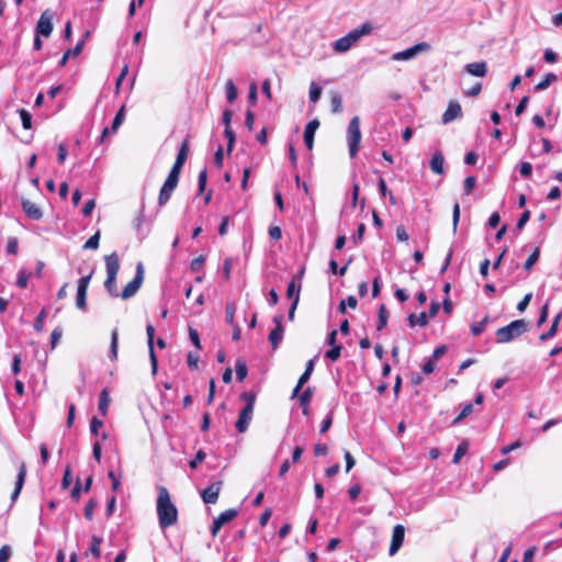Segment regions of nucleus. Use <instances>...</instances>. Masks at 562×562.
<instances>
[{
	"instance_id": "18",
	"label": "nucleus",
	"mask_w": 562,
	"mask_h": 562,
	"mask_svg": "<svg viewBox=\"0 0 562 562\" xmlns=\"http://www.w3.org/2000/svg\"><path fill=\"white\" fill-rule=\"evenodd\" d=\"M319 126V121L317 119H314L307 123L304 130V143L308 149L313 148L314 144V135L316 130Z\"/></svg>"
},
{
	"instance_id": "12",
	"label": "nucleus",
	"mask_w": 562,
	"mask_h": 562,
	"mask_svg": "<svg viewBox=\"0 0 562 562\" xmlns=\"http://www.w3.org/2000/svg\"><path fill=\"white\" fill-rule=\"evenodd\" d=\"M254 408L250 405H245V407L239 412L238 419L235 424V427L238 432H245L252 419Z\"/></svg>"
},
{
	"instance_id": "41",
	"label": "nucleus",
	"mask_w": 562,
	"mask_h": 562,
	"mask_svg": "<svg viewBox=\"0 0 562 562\" xmlns=\"http://www.w3.org/2000/svg\"><path fill=\"white\" fill-rule=\"evenodd\" d=\"M99 240H100V232H97L94 235H92L83 245L85 249H92L95 250L99 247Z\"/></svg>"
},
{
	"instance_id": "60",
	"label": "nucleus",
	"mask_w": 562,
	"mask_h": 562,
	"mask_svg": "<svg viewBox=\"0 0 562 562\" xmlns=\"http://www.w3.org/2000/svg\"><path fill=\"white\" fill-rule=\"evenodd\" d=\"M11 547L8 544H4L0 549V562H8V560L11 557Z\"/></svg>"
},
{
	"instance_id": "24",
	"label": "nucleus",
	"mask_w": 562,
	"mask_h": 562,
	"mask_svg": "<svg viewBox=\"0 0 562 562\" xmlns=\"http://www.w3.org/2000/svg\"><path fill=\"white\" fill-rule=\"evenodd\" d=\"M557 79L558 77L555 74L548 72L544 78L535 86V91H543L548 89Z\"/></svg>"
},
{
	"instance_id": "54",
	"label": "nucleus",
	"mask_w": 562,
	"mask_h": 562,
	"mask_svg": "<svg viewBox=\"0 0 562 562\" xmlns=\"http://www.w3.org/2000/svg\"><path fill=\"white\" fill-rule=\"evenodd\" d=\"M97 507V503L93 499H90L85 507V517L89 520L92 519L94 509Z\"/></svg>"
},
{
	"instance_id": "57",
	"label": "nucleus",
	"mask_w": 562,
	"mask_h": 562,
	"mask_svg": "<svg viewBox=\"0 0 562 562\" xmlns=\"http://www.w3.org/2000/svg\"><path fill=\"white\" fill-rule=\"evenodd\" d=\"M225 137L227 139V150L231 151L235 143V133L232 127L225 128Z\"/></svg>"
},
{
	"instance_id": "46",
	"label": "nucleus",
	"mask_w": 562,
	"mask_h": 562,
	"mask_svg": "<svg viewBox=\"0 0 562 562\" xmlns=\"http://www.w3.org/2000/svg\"><path fill=\"white\" fill-rule=\"evenodd\" d=\"M206 454L203 450H199L195 457L189 462V465L192 470L196 469L200 463H202L205 459Z\"/></svg>"
},
{
	"instance_id": "63",
	"label": "nucleus",
	"mask_w": 562,
	"mask_h": 562,
	"mask_svg": "<svg viewBox=\"0 0 562 562\" xmlns=\"http://www.w3.org/2000/svg\"><path fill=\"white\" fill-rule=\"evenodd\" d=\"M179 179L175 178L173 176H168L165 180V183L162 187H165L168 190L173 191L178 184Z\"/></svg>"
},
{
	"instance_id": "13",
	"label": "nucleus",
	"mask_w": 562,
	"mask_h": 562,
	"mask_svg": "<svg viewBox=\"0 0 562 562\" xmlns=\"http://www.w3.org/2000/svg\"><path fill=\"white\" fill-rule=\"evenodd\" d=\"M146 334H147V344H148V351H149V359L151 364V372L155 374L157 372V357L154 350V335H155V328L151 324H148L146 326Z\"/></svg>"
},
{
	"instance_id": "23",
	"label": "nucleus",
	"mask_w": 562,
	"mask_h": 562,
	"mask_svg": "<svg viewBox=\"0 0 562 562\" xmlns=\"http://www.w3.org/2000/svg\"><path fill=\"white\" fill-rule=\"evenodd\" d=\"M408 324L411 327H425L428 324V316L425 312H422L418 316H416L415 314H411L408 316Z\"/></svg>"
},
{
	"instance_id": "9",
	"label": "nucleus",
	"mask_w": 562,
	"mask_h": 562,
	"mask_svg": "<svg viewBox=\"0 0 562 562\" xmlns=\"http://www.w3.org/2000/svg\"><path fill=\"white\" fill-rule=\"evenodd\" d=\"M53 15L48 11H44L36 25V34L48 37L53 32Z\"/></svg>"
},
{
	"instance_id": "17",
	"label": "nucleus",
	"mask_w": 562,
	"mask_h": 562,
	"mask_svg": "<svg viewBox=\"0 0 562 562\" xmlns=\"http://www.w3.org/2000/svg\"><path fill=\"white\" fill-rule=\"evenodd\" d=\"M276 328L269 334V341L273 350H276L283 338V327L281 325V316L274 317Z\"/></svg>"
},
{
	"instance_id": "20",
	"label": "nucleus",
	"mask_w": 562,
	"mask_h": 562,
	"mask_svg": "<svg viewBox=\"0 0 562 562\" xmlns=\"http://www.w3.org/2000/svg\"><path fill=\"white\" fill-rule=\"evenodd\" d=\"M25 477H26V467L24 463H21L20 464V468H19V472H18V476H16V481H15V486H14V490L11 494V499L12 502H15L21 493V490L24 485V482H25Z\"/></svg>"
},
{
	"instance_id": "11",
	"label": "nucleus",
	"mask_w": 562,
	"mask_h": 562,
	"mask_svg": "<svg viewBox=\"0 0 562 562\" xmlns=\"http://www.w3.org/2000/svg\"><path fill=\"white\" fill-rule=\"evenodd\" d=\"M404 537H405V528L402 525H396L393 528L392 541H391V546L389 549V554L391 557L394 555L400 550V548L403 544Z\"/></svg>"
},
{
	"instance_id": "33",
	"label": "nucleus",
	"mask_w": 562,
	"mask_h": 562,
	"mask_svg": "<svg viewBox=\"0 0 562 562\" xmlns=\"http://www.w3.org/2000/svg\"><path fill=\"white\" fill-rule=\"evenodd\" d=\"M488 323L490 317L486 315L481 322L471 325V333L474 336L481 335L485 330Z\"/></svg>"
},
{
	"instance_id": "29",
	"label": "nucleus",
	"mask_w": 562,
	"mask_h": 562,
	"mask_svg": "<svg viewBox=\"0 0 562 562\" xmlns=\"http://www.w3.org/2000/svg\"><path fill=\"white\" fill-rule=\"evenodd\" d=\"M226 99L229 103H233L237 99V88L232 79L225 83Z\"/></svg>"
},
{
	"instance_id": "27",
	"label": "nucleus",
	"mask_w": 562,
	"mask_h": 562,
	"mask_svg": "<svg viewBox=\"0 0 562 562\" xmlns=\"http://www.w3.org/2000/svg\"><path fill=\"white\" fill-rule=\"evenodd\" d=\"M102 538L99 536L93 535L91 538V544L89 548V552L95 558H100L101 555V544H102Z\"/></svg>"
},
{
	"instance_id": "15",
	"label": "nucleus",
	"mask_w": 562,
	"mask_h": 562,
	"mask_svg": "<svg viewBox=\"0 0 562 562\" xmlns=\"http://www.w3.org/2000/svg\"><path fill=\"white\" fill-rule=\"evenodd\" d=\"M462 115L461 105L457 101H451L448 104L447 110L442 114V123L448 124L453 120L460 117Z\"/></svg>"
},
{
	"instance_id": "55",
	"label": "nucleus",
	"mask_w": 562,
	"mask_h": 562,
	"mask_svg": "<svg viewBox=\"0 0 562 562\" xmlns=\"http://www.w3.org/2000/svg\"><path fill=\"white\" fill-rule=\"evenodd\" d=\"M532 299V293H527L522 300L517 304V311L522 313L528 307L530 301Z\"/></svg>"
},
{
	"instance_id": "53",
	"label": "nucleus",
	"mask_w": 562,
	"mask_h": 562,
	"mask_svg": "<svg viewBox=\"0 0 562 562\" xmlns=\"http://www.w3.org/2000/svg\"><path fill=\"white\" fill-rule=\"evenodd\" d=\"M329 268L334 274L344 276L347 271L348 265H345L344 267L340 268V267H338V265L335 260H330Z\"/></svg>"
},
{
	"instance_id": "49",
	"label": "nucleus",
	"mask_w": 562,
	"mask_h": 562,
	"mask_svg": "<svg viewBox=\"0 0 562 562\" xmlns=\"http://www.w3.org/2000/svg\"><path fill=\"white\" fill-rule=\"evenodd\" d=\"M171 193H172L171 190H168L165 187H162L159 192L158 204L165 205L169 201Z\"/></svg>"
},
{
	"instance_id": "34",
	"label": "nucleus",
	"mask_w": 562,
	"mask_h": 562,
	"mask_svg": "<svg viewBox=\"0 0 562 562\" xmlns=\"http://www.w3.org/2000/svg\"><path fill=\"white\" fill-rule=\"evenodd\" d=\"M236 304L234 302H229L225 307V319L231 326H235V313H236Z\"/></svg>"
},
{
	"instance_id": "6",
	"label": "nucleus",
	"mask_w": 562,
	"mask_h": 562,
	"mask_svg": "<svg viewBox=\"0 0 562 562\" xmlns=\"http://www.w3.org/2000/svg\"><path fill=\"white\" fill-rule=\"evenodd\" d=\"M143 280H144V266L142 262H138L136 265V273H135V277L133 278V280H131L123 289V291L121 292L120 296L123 299V300H127L132 296H134L142 283H143Z\"/></svg>"
},
{
	"instance_id": "16",
	"label": "nucleus",
	"mask_w": 562,
	"mask_h": 562,
	"mask_svg": "<svg viewBox=\"0 0 562 562\" xmlns=\"http://www.w3.org/2000/svg\"><path fill=\"white\" fill-rule=\"evenodd\" d=\"M21 204L23 212L29 218L40 221L43 217L42 210L35 203L24 199Z\"/></svg>"
},
{
	"instance_id": "39",
	"label": "nucleus",
	"mask_w": 562,
	"mask_h": 562,
	"mask_svg": "<svg viewBox=\"0 0 562 562\" xmlns=\"http://www.w3.org/2000/svg\"><path fill=\"white\" fill-rule=\"evenodd\" d=\"M109 404H110V397H109V394L106 392V390H103L101 393H100V396H99V409L100 412L105 415L106 411H108V407H109Z\"/></svg>"
},
{
	"instance_id": "51",
	"label": "nucleus",
	"mask_w": 562,
	"mask_h": 562,
	"mask_svg": "<svg viewBox=\"0 0 562 562\" xmlns=\"http://www.w3.org/2000/svg\"><path fill=\"white\" fill-rule=\"evenodd\" d=\"M205 258L203 256H199L198 258H194L190 263V269L193 272H199L203 265H204Z\"/></svg>"
},
{
	"instance_id": "42",
	"label": "nucleus",
	"mask_w": 562,
	"mask_h": 562,
	"mask_svg": "<svg viewBox=\"0 0 562 562\" xmlns=\"http://www.w3.org/2000/svg\"><path fill=\"white\" fill-rule=\"evenodd\" d=\"M30 274L24 269H21L18 273L16 285L21 289L27 286Z\"/></svg>"
},
{
	"instance_id": "36",
	"label": "nucleus",
	"mask_w": 562,
	"mask_h": 562,
	"mask_svg": "<svg viewBox=\"0 0 562 562\" xmlns=\"http://www.w3.org/2000/svg\"><path fill=\"white\" fill-rule=\"evenodd\" d=\"M308 95H310V100L312 103L318 102V100L321 99V95H322V87L319 85H317L316 82H312L310 85Z\"/></svg>"
},
{
	"instance_id": "28",
	"label": "nucleus",
	"mask_w": 562,
	"mask_h": 562,
	"mask_svg": "<svg viewBox=\"0 0 562 562\" xmlns=\"http://www.w3.org/2000/svg\"><path fill=\"white\" fill-rule=\"evenodd\" d=\"M188 153H189V140L184 139L179 148V151H178L175 162L183 166V164L187 160Z\"/></svg>"
},
{
	"instance_id": "48",
	"label": "nucleus",
	"mask_w": 562,
	"mask_h": 562,
	"mask_svg": "<svg viewBox=\"0 0 562 562\" xmlns=\"http://www.w3.org/2000/svg\"><path fill=\"white\" fill-rule=\"evenodd\" d=\"M19 249V241L15 237H10L7 243V252L10 255H16Z\"/></svg>"
},
{
	"instance_id": "4",
	"label": "nucleus",
	"mask_w": 562,
	"mask_h": 562,
	"mask_svg": "<svg viewBox=\"0 0 562 562\" xmlns=\"http://www.w3.org/2000/svg\"><path fill=\"white\" fill-rule=\"evenodd\" d=\"M528 330V323L525 319H516L507 326L501 327L496 330V341L498 344L509 342Z\"/></svg>"
},
{
	"instance_id": "1",
	"label": "nucleus",
	"mask_w": 562,
	"mask_h": 562,
	"mask_svg": "<svg viewBox=\"0 0 562 562\" xmlns=\"http://www.w3.org/2000/svg\"><path fill=\"white\" fill-rule=\"evenodd\" d=\"M157 515L159 526L165 529L173 526L178 520V510L170 499L169 492L166 487H160L157 498Z\"/></svg>"
},
{
	"instance_id": "62",
	"label": "nucleus",
	"mask_w": 562,
	"mask_h": 562,
	"mask_svg": "<svg viewBox=\"0 0 562 562\" xmlns=\"http://www.w3.org/2000/svg\"><path fill=\"white\" fill-rule=\"evenodd\" d=\"M189 337H190V340L191 342L196 347V348H201V344H200V336H199V333L190 327L189 328Z\"/></svg>"
},
{
	"instance_id": "56",
	"label": "nucleus",
	"mask_w": 562,
	"mask_h": 562,
	"mask_svg": "<svg viewBox=\"0 0 562 562\" xmlns=\"http://www.w3.org/2000/svg\"><path fill=\"white\" fill-rule=\"evenodd\" d=\"M240 398L246 403V405H250V407L254 408L256 402L255 393L244 392L241 393Z\"/></svg>"
},
{
	"instance_id": "47",
	"label": "nucleus",
	"mask_w": 562,
	"mask_h": 562,
	"mask_svg": "<svg viewBox=\"0 0 562 562\" xmlns=\"http://www.w3.org/2000/svg\"><path fill=\"white\" fill-rule=\"evenodd\" d=\"M45 317H46V311L42 310L38 313V315L36 316L35 322H34V329L36 331H42L43 330Z\"/></svg>"
},
{
	"instance_id": "52",
	"label": "nucleus",
	"mask_w": 562,
	"mask_h": 562,
	"mask_svg": "<svg viewBox=\"0 0 562 562\" xmlns=\"http://www.w3.org/2000/svg\"><path fill=\"white\" fill-rule=\"evenodd\" d=\"M519 172L524 178H529L532 172V166L530 162L522 161L519 165Z\"/></svg>"
},
{
	"instance_id": "50",
	"label": "nucleus",
	"mask_w": 562,
	"mask_h": 562,
	"mask_svg": "<svg viewBox=\"0 0 562 562\" xmlns=\"http://www.w3.org/2000/svg\"><path fill=\"white\" fill-rule=\"evenodd\" d=\"M63 336V329L60 327H56L50 334V347L54 349L58 344L59 339Z\"/></svg>"
},
{
	"instance_id": "3",
	"label": "nucleus",
	"mask_w": 562,
	"mask_h": 562,
	"mask_svg": "<svg viewBox=\"0 0 562 562\" xmlns=\"http://www.w3.org/2000/svg\"><path fill=\"white\" fill-rule=\"evenodd\" d=\"M106 279L104 288L112 297H117L119 291L116 286V276L120 270V259L116 252H112L104 257Z\"/></svg>"
},
{
	"instance_id": "26",
	"label": "nucleus",
	"mask_w": 562,
	"mask_h": 562,
	"mask_svg": "<svg viewBox=\"0 0 562 562\" xmlns=\"http://www.w3.org/2000/svg\"><path fill=\"white\" fill-rule=\"evenodd\" d=\"M117 349H119V334H117V330L114 329V330H112V334H111V344H110V352H109V358L111 360H116Z\"/></svg>"
},
{
	"instance_id": "45",
	"label": "nucleus",
	"mask_w": 562,
	"mask_h": 562,
	"mask_svg": "<svg viewBox=\"0 0 562 562\" xmlns=\"http://www.w3.org/2000/svg\"><path fill=\"white\" fill-rule=\"evenodd\" d=\"M475 183H476L475 177H473V176L467 177L463 182L464 194H467V195L470 194L472 192V190L474 189Z\"/></svg>"
},
{
	"instance_id": "40",
	"label": "nucleus",
	"mask_w": 562,
	"mask_h": 562,
	"mask_svg": "<svg viewBox=\"0 0 562 562\" xmlns=\"http://www.w3.org/2000/svg\"><path fill=\"white\" fill-rule=\"evenodd\" d=\"M19 114H20V119H21V122H22V126L25 130H30L32 127V115H31V113L27 110H25V109H20L19 110Z\"/></svg>"
},
{
	"instance_id": "10",
	"label": "nucleus",
	"mask_w": 562,
	"mask_h": 562,
	"mask_svg": "<svg viewBox=\"0 0 562 562\" xmlns=\"http://www.w3.org/2000/svg\"><path fill=\"white\" fill-rule=\"evenodd\" d=\"M222 490V482L217 481L209 485L201 492V497L205 504H215Z\"/></svg>"
},
{
	"instance_id": "21",
	"label": "nucleus",
	"mask_w": 562,
	"mask_h": 562,
	"mask_svg": "<svg viewBox=\"0 0 562 562\" xmlns=\"http://www.w3.org/2000/svg\"><path fill=\"white\" fill-rule=\"evenodd\" d=\"M313 370H314V360H310L306 363L305 371L300 376V379L297 381V384H296V386L294 387V390L292 392V397H295L300 393V391L303 387V385L310 380Z\"/></svg>"
},
{
	"instance_id": "2",
	"label": "nucleus",
	"mask_w": 562,
	"mask_h": 562,
	"mask_svg": "<svg viewBox=\"0 0 562 562\" xmlns=\"http://www.w3.org/2000/svg\"><path fill=\"white\" fill-rule=\"evenodd\" d=\"M372 24L369 22L363 23L361 26L351 30L345 36L338 38L333 43V49L336 53L348 52L361 37L369 35L372 32Z\"/></svg>"
},
{
	"instance_id": "30",
	"label": "nucleus",
	"mask_w": 562,
	"mask_h": 562,
	"mask_svg": "<svg viewBox=\"0 0 562 562\" xmlns=\"http://www.w3.org/2000/svg\"><path fill=\"white\" fill-rule=\"evenodd\" d=\"M330 105H331V111L334 113H339L342 110L341 95L336 91L330 92Z\"/></svg>"
},
{
	"instance_id": "8",
	"label": "nucleus",
	"mask_w": 562,
	"mask_h": 562,
	"mask_svg": "<svg viewBox=\"0 0 562 562\" xmlns=\"http://www.w3.org/2000/svg\"><path fill=\"white\" fill-rule=\"evenodd\" d=\"M91 280V273L83 276L78 280L76 306L81 311L87 308V290Z\"/></svg>"
},
{
	"instance_id": "38",
	"label": "nucleus",
	"mask_w": 562,
	"mask_h": 562,
	"mask_svg": "<svg viewBox=\"0 0 562 562\" xmlns=\"http://www.w3.org/2000/svg\"><path fill=\"white\" fill-rule=\"evenodd\" d=\"M296 396H299L300 406L302 408H306V406H310L313 393L311 387H307L300 395L297 394Z\"/></svg>"
},
{
	"instance_id": "19",
	"label": "nucleus",
	"mask_w": 562,
	"mask_h": 562,
	"mask_svg": "<svg viewBox=\"0 0 562 562\" xmlns=\"http://www.w3.org/2000/svg\"><path fill=\"white\" fill-rule=\"evenodd\" d=\"M463 70L475 77H484L487 74V64L486 61L470 63L464 66Z\"/></svg>"
},
{
	"instance_id": "35",
	"label": "nucleus",
	"mask_w": 562,
	"mask_h": 562,
	"mask_svg": "<svg viewBox=\"0 0 562 562\" xmlns=\"http://www.w3.org/2000/svg\"><path fill=\"white\" fill-rule=\"evenodd\" d=\"M387 319H389V312H387L385 305L382 304L379 308V321H378L376 329L382 330L386 326Z\"/></svg>"
},
{
	"instance_id": "5",
	"label": "nucleus",
	"mask_w": 562,
	"mask_h": 562,
	"mask_svg": "<svg viewBox=\"0 0 562 562\" xmlns=\"http://www.w3.org/2000/svg\"><path fill=\"white\" fill-rule=\"evenodd\" d=\"M361 142V131H360V119L358 116H353L347 128V143L349 155L351 158H355L359 151V144Z\"/></svg>"
},
{
	"instance_id": "61",
	"label": "nucleus",
	"mask_w": 562,
	"mask_h": 562,
	"mask_svg": "<svg viewBox=\"0 0 562 562\" xmlns=\"http://www.w3.org/2000/svg\"><path fill=\"white\" fill-rule=\"evenodd\" d=\"M206 181H207L206 170L203 169L202 171H200L199 178H198V184H199V192L200 193L204 191L205 186H206Z\"/></svg>"
},
{
	"instance_id": "59",
	"label": "nucleus",
	"mask_w": 562,
	"mask_h": 562,
	"mask_svg": "<svg viewBox=\"0 0 562 562\" xmlns=\"http://www.w3.org/2000/svg\"><path fill=\"white\" fill-rule=\"evenodd\" d=\"M528 102H529V97L528 95H525L520 101L519 103L517 104L516 106V110H515V114L517 116L521 115L524 113V111L526 110L527 105H528Z\"/></svg>"
},
{
	"instance_id": "22",
	"label": "nucleus",
	"mask_w": 562,
	"mask_h": 562,
	"mask_svg": "<svg viewBox=\"0 0 562 562\" xmlns=\"http://www.w3.org/2000/svg\"><path fill=\"white\" fill-rule=\"evenodd\" d=\"M445 157L441 151H436L429 162V167L432 172L441 175L443 173Z\"/></svg>"
},
{
	"instance_id": "14",
	"label": "nucleus",
	"mask_w": 562,
	"mask_h": 562,
	"mask_svg": "<svg viewBox=\"0 0 562 562\" xmlns=\"http://www.w3.org/2000/svg\"><path fill=\"white\" fill-rule=\"evenodd\" d=\"M124 119H125V111H124V106H122L117 111V113L113 120L111 128H109V127L103 128L101 136H100V142L102 143L110 134H115L117 132L119 127L123 124Z\"/></svg>"
},
{
	"instance_id": "31",
	"label": "nucleus",
	"mask_w": 562,
	"mask_h": 562,
	"mask_svg": "<svg viewBox=\"0 0 562 562\" xmlns=\"http://www.w3.org/2000/svg\"><path fill=\"white\" fill-rule=\"evenodd\" d=\"M300 290H301V284H296L295 283V280H292L289 284H288V289H286V296L292 300V302L294 300H296L297 297V301L300 300Z\"/></svg>"
},
{
	"instance_id": "7",
	"label": "nucleus",
	"mask_w": 562,
	"mask_h": 562,
	"mask_svg": "<svg viewBox=\"0 0 562 562\" xmlns=\"http://www.w3.org/2000/svg\"><path fill=\"white\" fill-rule=\"evenodd\" d=\"M430 48L426 42L418 43L405 50L394 53L391 57L392 60L404 61L416 57L418 54L427 52Z\"/></svg>"
},
{
	"instance_id": "64",
	"label": "nucleus",
	"mask_w": 562,
	"mask_h": 562,
	"mask_svg": "<svg viewBox=\"0 0 562 562\" xmlns=\"http://www.w3.org/2000/svg\"><path fill=\"white\" fill-rule=\"evenodd\" d=\"M269 237L273 240H279L282 237V231L279 226H271L269 228Z\"/></svg>"
},
{
	"instance_id": "32",
	"label": "nucleus",
	"mask_w": 562,
	"mask_h": 562,
	"mask_svg": "<svg viewBox=\"0 0 562 562\" xmlns=\"http://www.w3.org/2000/svg\"><path fill=\"white\" fill-rule=\"evenodd\" d=\"M236 378L238 381H243L248 373L247 364L244 360H237L235 364Z\"/></svg>"
},
{
	"instance_id": "58",
	"label": "nucleus",
	"mask_w": 562,
	"mask_h": 562,
	"mask_svg": "<svg viewBox=\"0 0 562 562\" xmlns=\"http://www.w3.org/2000/svg\"><path fill=\"white\" fill-rule=\"evenodd\" d=\"M467 452V446L461 443L457 447L452 462L459 463L460 459Z\"/></svg>"
},
{
	"instance_id": "44",
	"label": "nucleus",
	"mask_w": 562,
	"mask_h": 562,
	"mask_svg": "<svg viewBox=\"0 0 562 562\" xmlns=\"http://www.w3.org/2000/svg\"><path fill=\"white\" fill-rule=\"evenodd\" d=\"M341 346H333L326 351L325 357L331 361H337L340 357Z\"/></svg>"
},
{
	"instance_id": "37",
	"label": "nucleus",
	"mask_w": 562,
	"mask_h": 562,
	"mask_svg": "<svg viewBox=\"0 0 562 562\" xmlns=\"http://www.w3.org/2000/svg\"><path fill=\"white\" fill-rule=\"evenodd\" d=\"M473 412V405L471 403H467L461 409L460 414L452 420V425L456 426L461 423L462 419L471 415Z\"/></svg>"
},
{
	"instance_id": "25",
	"label": "nucleus",
	"mask_w": 562,
	"mask_h": 562,
	"mask_svg": "<svg viewBox=\"0 0 562 562\" xmlns=\"http://www.w3.org/2000/svg\"><path fill=\"white\" fill-rule=\"evenodd\" d=\"M238 515V512L234 508L227 509L218 515L214 520H216L222 527L223 525L229 522Z\"/></svg>"
},
{
	"instance_id": "43",
	"label": "nucleus",
	"mask_w": 562,
	"mask_h": 562,
	"mask_svg": "<svg viewBox=\"0 0 562 562\" xmlns=\"http://www.w3.org/2000/svg\"><path fill=\"white\" fill-rule=\"evenodd\" d=\"M540 256V249L537 247L532 254L528 257V259L525 262V269L530 270L532 266L538 261Z\"/></svg>"
}]
</instances>
